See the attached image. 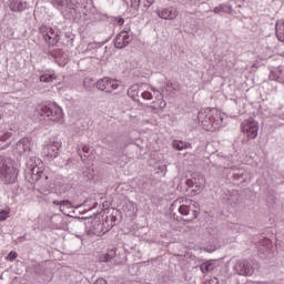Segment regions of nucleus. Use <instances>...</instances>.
Instances as JSON below:
<instances>
[{
	"mask_svg": "<svg viewBox=\"0 0 284 284\" xmlns=\"http://www.w3.org/2000/svg\"><path fill=\"white\" fill-rule=\"evenodd\" d=\"M197 120L205 130H219L223 125V114L216 109L200 111Z\"/></svg>",
	"mask_w": 284,
	"mask_h": 284,
	"instance_id": "obj_1",
	"label": "nucleus"
},
{
	"mask_svg": "<svg viewBox=\"0 0 284 284\" xmlns=\"http://www.w3.org/2000/svg\"><path fill=\"white\" fill-rule=\"evenodd\" d=\"M36 113L40 116V121H52L53 123L63 121V109L55 103L40 104L37 106Z\"/></svg>",
	"mask_w": 284,
	"mask_h": 284,
	"instance_id": "obj_2",
	"label": "nucleus"
},
{
	"mask_svg": "<svg viewBox=\"0 0 284 284\" xmlns=\"http://www.w3.org/2000/svg\"><path fill=\"white\" fill-rule=\"evenodd\" d=\"M17 176H19V171L14 169L12 160L0 156V181L6 185H10L17 183Z\"/></svg>",
	"mask_w": 284,
	"mask_h": 284,
	"instance_id": "obj_3",
	"label": "nucleus"
},
{
	"mask_svg": "<svg viewBox=\"0 0 284 284\" xmlns=\"http://www.w3.org/2000/svg\"><path fill=\"white\" fill-rule=\"evenodd\" d=\"M27 176H30L31 183H37L41 179L48 181L50 178L47 174H43V161L37 156H31L27 162Z\"/></svg>",
	"mask_w": 284,
	"mask_h": 284,
	"instance_id": "obj_4",
	"label": "nucleus"
},
{
	"mask_svg": "<svg viewBox=\"0 0 284 284\" xmlns=\"http://www.w3.org/2000/svg\"><path fill=\"white\" fill-rule=\"evenodd\" d=\"M172 207H178V211L180 214H182V216H190V212L192 220L199 216V203L191 199L180 197L174 201Z\"/></svg>",
	"mask_w": 284,
	"mask_h": 284,
	"instance_id": "obj_5",
	"label": "nucleus"
},
{
	"mask_svg": "<svg viewBox=\"0 0 284 284\" xmlns=\"http://www.w3.org/2000/svg\"><path fill=\"white\" fill-rule=\"evenodd\" d=\"M51 3L63 17H74L79 12V8H81L77 0H51Z\"/></svg>",
	"mask_w": 284,
	"mask_h": 284,
	"instance_id": "obj_6",
	"label": "nucleus"
},
{
	"mask_svg": "<svg viewBox=\"0 0 284 284\" xmlns=\"http://www.w3.org/2000/svg\"><path fill=\"white\" fill-rule=\"evenodd\" d=\"M39 32L48 45H57L61 41V31L57 27L41 26Z\"/></svg>",
	"mask_w": 284,
	"mask_h": 284,
	"instance_id": "obj_7",
	"label": "nucleus"
},
{
	"mask_svg": "<svg viewBox=\"0 0 284 284\" xmlns=\"http://www.w3.org/2000/svg\"><path fill=\"white\" fill-rule=\"evenodd\" d=\"M233 272L239 276H252L254 274V266L247 260H239L233 266Z\"/></svg>",
	"mask_w": 284,
	"mask_h": 284,
	"instance_id": "obj_8",
	"label": "nucleus"
},
{
	"mask_svg": "<svg viewBox=\"0 0 284 284\" xmlns=\"http://www.w3.org/2000/svg\"><path fill=\"white\" fill-rule=\"evenodd\" d=\"M241 128L248 139H256L258 136V122L256 120L252 118L244 120Z\"/></svg>",
	"mask_w": 284,
	"mask_h": 284,
	"instance_id": "obj_9",
	"label": "nucleus"
},
{
	"mask_svg": "<svg viewBox=\"0 0 284 284\" xmlns=\"http://www.w3.org/2000/svg\"><path fill=\"white\" fill-rule=\"evenodd\" d=\"M132 33H130V29L122 30L114 39V45L118 50H123V48H128L130 43H132Z\"/></svg>",
	"mask_w": 284,
	"mask_h": 284,
	"instance_id": "obj_10",
	"label": "nucleus"
},
{
	"mask_svg": "<svg viewBox=\"0 0 284 284\" xmlns=\"http://www.w3.org/2000/svg\"><path fill=\"white\" fill-rule=\"evenodd\" d=\"M106 232L108 229H105V224L101 221L91 222L85 226V234L88 236H103Z\"/></svg>",
	"mask_w": 284,
	"mask_h": 284,
	"instance_id": "obj_11",
	"label": "nucleus"
},
{
	"mask_svg": "<svg viewBox=\"0 0 284 284\" xmlns=\"http://www.w3.org/2000/svg\"><path fill=\"white\" fill-rule=\"evenodd\" d=\"M119 85H121V82L111 78H103L97 82L98 90L102 92H114V90H118Z\"/></svg>",
	"mask_w": 284,
	"mask_h": 284,
	"instance_id": "obj_12",
	"label": "nucleus"
},
{
	"mask_svg": "<svg viewBox=\"0 0 284 284\" xmlns=\"http://www.w3.org/2000/svg\"><path fill=\"white\" fill-rule=\"evenodd\" d=\"M33 146L34 141H32L31 138H22L16 145V152L20 155L30 154Z\"/></svg>",
	"mask_w": 284,
	"mask_h": 284,
	"instance_id": "obj_13",
	"label": "nucleus"
},
{
	"mask_svg": "<svg viewBox=\"0 0 284 284\" xmlns=\"http://www.w3.org/2000/svg\"><path fill=\"white\" fill-rule=\"evenodd\" d=\"M156 14L160 19H164L165 21H174L176 17H179V9L174 7H166L156 10Z\"/></svg>",
	"mask_w": 284,
	"mask_h": 284,
	"instance_id": "obj_14",
	"label": "nucleus"
},
{
	"mask_svg": "<svg viewBox=\"0 0 284 284\" xmlns=\"http://www.w3.org/2000/svg\"><path fill=\"white\" fill-rule=\"evenodd\" d=\"M59 150H61V142L53 141L43 148L42 154L47 159H57V156H59Z\"/></svg>",
	"mask_w": 284,
	"mask_h": 284,
	"instance_id": "obj_15",
	"label": "nucleus"
},
{
	"mask_svg": "<svg viewBox=\"0 0 284 284\" xmlns=\"http://www.w3.org/2000/svg\"><path fill=\"white\" fill-rule=\"evenodd\" d=\"M150 90L151 92H153V97L155 99V102H153L150 108H152V110H165V108L168 106V102L163 100V93L156 90V88L154 87H150Z\"/></svg>",
	"mask_w": 284,
	"mask_h": 284,
	"instance_id": "obj_16",
	"label": "nucleus"
},
{
	"mask_svg": "<svg viewBox=\"0 0 284 284\" xmlns=\"http://www.w3.org/2000/svg\"><path fill=\"white\" fill-rule=\"evenodd\" d=\"M48 57L50 59H54L55 63H58V65H60L61 68H63L64 65H68V61H69L68 53L59 49L49 52Z\"/></svg>",
	"mask_w": 284,
	"mask_h": 284,
	"instance_id": "obj_17",
	"label": "nucleus"
},
{
	"mask_svg": "<svg viewBox=\"0 0 284 284\" xmlns=\"http://www.w3.org/2000/svg\"><path fill=\"white\" fill-rule=\"evenodd\" d=\"M205 176L194 173L190 180H187V185L196 187L197 191L205 190Z\"/></svg>",
	"mask_w": 284,
	"mask_h": 284,
	"instance_id": "obj_18",
	"label": "nucleus"
},
{
	"mask_svg": "<svg viewBox=\"0 0 284 284\" xmlns=\"http://www.w3.org/2000/svg\"><path fill=\"white\" fill-rule=\"evenodd\" d=\"M270 81H276V83H283L284 84V71L283 68L277 67L275 69H272L268 75Z\"/></svg>",
	"mask_w": 284,
	"mask_h": 284,
	"instance_id": "obj_19",
	"label": "nucleus"
},
{
	"mask_svg": "<svg viewBox=\"0 0 284 284\" xmlns=\"http://www.w3.org/2000/svg\"><path fill=\"white\" fill-rule=\"evenodd\" d=\"M9 8L11 12H23L28 8V3L21 2L19 0H10Z\"/></svg>",
	"mask_w": 284,
	"mask_h": 284,
	"instance_id": "obj_20",
	"label": "nucleus"
},
{
	"mask_svg": "<svg viewBox=\"0 0 284 284\" xmlns=\"http://www.w3.org/2000/svg\"><path fill=\"white\" fill-rule=\"evenodd\" d=\"M10 136H12V133L0 131V150H6V148H9Z\"/></svg>",
	"mask_w": 284,
	"mask_h": 284,
	"instance_id": "obj_21",
	"label": "nucleus"
},
{
	"mask_svg": "<svg viewBox=\"0 0 284 284\" xmlns=\"http://www.w3.org/2000/svg\"><path fill=\"white\" fill-rule=\"evenodd\" d=\"M116 256V248L109 250L105 254L99 256L100 263H110Z\"/></svg>",
	"mask_w": 284,
	"mask_h": 284,
	"instance_id": "obj_22",
	"label": "nucleus"
},
{
	"mask_svg": "<svg viewBox=\"0 0 284 284\" xmlns=\"http://www.w3.org/2000/svg\"><path fill=\"white\" fill-rule=\"evenodd\" d=\"M55 80H57V75L52 72L43 73L42 75H40V81L42 83H52Z\"/></svg>",
	"mask_w": 284,
	"mask_h": 284,
	"instance_id": "obj_23",
	"label": "nucleus"
},
{
	"mask_svg": "<svg viewBox=\"0 0 284 284\" xmlns=\"http://www.w3.org/2000/svg\"><path fill=\"white\" fill-rule=\"evenodd\" d=\"M82 152L84 153V155L81 154V149L78 150V154H79L81 161H85V159L90 158V154H92V148H90L88 145H83Z\"/></svg>",
	"mask_w": 284,
	"mask_h": 284,
	"instance_id": "obj_24",
	"label": "nucleus"
},
{
	"mask_svg": "<svg viewBox=\"0 0 284 284\" xmlns=\"http://www.w3.org/2000/svg\"><path fill=\"white\" fill-rule=\"evenodd\" d=\"M128 95L133 99V101H139V85H132L129 90H128Z\"/></svg>",
	"mask_w": 284,
	"mask_h": 284,
	"instance_id": "obj_25",
	"label": "nucleus"
},
{
	"mask_svg": "<svg viewBox=\"0 0 284 284\" xmlns=\"http://www.w3.org/2000/svg\"><path fill=\"white\" fill-rule=\"evenodd\" d=\"M173 148L179 151L187 150V148H191V144L189 142L175 140L173 141Z\"/></svg>",
	"mask_w": 284,
	"mask_h": 284,
	"instance_id": "obj_26",
	"label": "nucleus"
},
{
	"mask_svg": "<svg viewBox=\"0 0 284 284\" xmlns=\"http://www.w3.org/2000/svg\"><path fill=\"white\" fill-rule=\"evenodd\" d=\"M200 267H201V272H203V274H207L209 272H213L215 266H214V263H212V262H205Z\"/></svg>",
	"mask_w": 284,
	"mask_h": 284,
	"instance_id": "obj_27",
	"label": "nucleus"
},
{
	"mask_svg": "<svg viewBox=\"0 0 284 284\" xmlns=\"http://www.w3.org/2000/svg\"><path fill=\"white\" fill-rule=\"evenodd\" d=\"M275 32L278 41H283L284 43V24L276 26Z\"/></svg>",
	"mask_w": 284,
	"mask_h": 284,
	"instance_id": "obj_28",
	"label": "nucleus"
},
{
	"mask_svg": "<svg viewBox=\"0 0 284 284\" xmlns=\"http://www.w3.org/2000/svg\"><path fill=\"white\" fill-rule=\"evenodd\" d=\"M72 207H74L72 205V202L68 201V200H63L61 201V206H60V212H65V210H72Z\"/></svg>",
	"mask_w": 284,
	"mask_h": 284,
	"instance_id": "obj_29",
	"label": "nucleus"
},
{
	"mask_svg": "<svg viewBox=\"0 0 284 284\" xmlns=\"http://www.w3.org/2000/svg\"><path fill=\"white\" fill-rule=\"evenodd\" d=\"M233 179L235 181H241V179H243V181H245V171L243 170H237L233 173Z\"/></svg>",
	"mask_w": 284,
	"mask_h": 284,
	"instance_id": "obj_30",
	"label": "nucleus"
},
{
	"mask_svg": "<svg viewBox=\"0 0 284 284\" xmlns=\"http://www.w3.org/2000/svg\"><path fill=\"white\" fill-rule=\"evenodd\" d=\"M214 14H221V12H227V6L220 4L213 9Z\"/></svg>",
	"mask_w": 284,
	"mask_h": 284,
	"instance_id": "obj_31",
	"label": "nucleus"
},
{
	"mask_svg": "<svg viewBox=\"0 0 284 284\" xmlns=\"http://www.w3.org/2000/svg\"><path fill=\"white\" fill-rule=\"evenodd\" d=\"M176 1L181 6H194V3H197V1H201V0H176Z\"/></svg>",
	"mask_w": 284,
	"mask_h": 284,
	"instance_id": "obj_32",
	"label": "nucleus"
},
{
	"mask_svg": "<svg viewBox=\"0 0 284 284\" xmlns=\"http://www.w3.org/2000/svg\"><path fill=\"white\" fill-rule=\"evenodd\" d=\"M141 97L144 101H152V99H154V95L150 91L142 92Z\"/></svg>",
	"mask_w": 284,
	"mask_h": 284,
	"instance_id": "obj_33",
	"label": "nucleus"
},
{
	"mask_svg": "<svg viewBox=\"0 0 284 284\" xmlns=\"http://www.w3.org/2000/svg\"><path fill=\"white\" fill-rule=\"evenodd\" d=\"M10 216V211L8 210H2L0 211V221H6Z\"/></svg>",
	"mask_w": 284,
	"mask_h": 284,
	"instance_id": "obj_34",
	"label": "nucleus"
},
{
	"mask_svg": "<svg viewBox=\"0 0 284 284\" xmlns=\"http://www.w3.org/2000/svg\"><path fill=\"white\" fill-rule=\"evenodd\" d=\"M140 6H141V0H131L132 10H139Z\"/></svg>",
	"mask_w": 284,
	"mask_h": 284,
	"instance_id": "obj_35",
	"label": "nucleus"
},
{
	"mask_svg": "<svg viewBox=\"0 0 284 284\" xmlns=\"http://www.w3.org/2000/svg\"><path fill=\"white\" fill-rule=\"evenodd\" d=\"M14 258H17V252H10L8 255H7V261H14Z\"/></svg>",
	"mask_w": 284,
	"mask_h": 284,
	"instance_id": "obj_36",
	"label": "nucleus"
},
{
	"mask_svg": "<svg viewBox=\"0 0 284 284\" xmlns=\"http://www.w3.org/2000/svg\"><path fill=\"white\" fill-rule=\"evenodd\" d=\"M156 0H146V3H144L145 8H150Z\"/></svg>",
	"mask_w": 284,
	"mask_h": 284,
	"instance_id": "obj_37",
	"label": "nucleus"
},
{
	"mask_svg": "<svg viewBox=\"0 0 284 284\" xmlns=\"http://www.w3.org/2000/svg\"><path fill=\"white\" fill-rule=\"evenodd\" d=\"M123 23H125V20L123 18H120L118 20V26H123Z\"/></svg>",
	"mask_w": 284,
	"mask_h": 284,
	"instance_id": "obj_38",
	"label": "nucleus"
},
{
	"mask_svg": "<svg viewBox=\"0 0 284 284\" xmlns=\"http://www.w3.org/2000/svg\"><path fill=\"white\" fill-rule=\"evenodd\" d=\"M53 205H59V210L61 211V201L54 200Z\"/></svg>",
	"mask_w": 284,
	"mask_h": 284,
	"instance_id": "obj_39",
	"label": "nucleus"
},
{
	"mask_svg": "<svg viewBox=\"0 0 284 284\" xmlns=\"http://www.w3.org/2000/svg\"><path fill=\"white\" fill-rule=\"evenodd\" d=\"M209 284H219V280H212L209 282Z\"/></svg>",
	"mask_w": 284,
	"mask_h": 284,
	"instance_id": "obj_40",
	"label": "nucleus"
},
{
	"mask_svg": "<svg viewBox=\"0 0 284 284\" xmlns=\"http://www.w3.org/2000/svg\"><path fill=\"white\" fill-rule=\"evenodd\" d=\"M271 241L270 240H264V244H266V245H271Z\"/></svg>",
	"mask_w": 284,
	"mask_h": 284,
	"instance_id": "obj_41",
	"label": "nucleus"
},
{
	"mask_svg": "<svg viewBox=\"0 0 284 284\" xmlns=\"http://www.w3.org/2000/svg\"><path fill=\"white\" fill-rule=\"evenodd\" d=\"M260 252H267V250H265V248H260Z\"/></svg>",
	"mask_w": 284,
	"mask_h": 284,
	"instance_id": "obj_42",
	"label": "nucleus"
},
{
	"mask_svg": "<svg viewBox=\"0 0 284 284\" xmlns=\"http://www.w3.org/2000/svg\"><path fill=\"white\" fill-rule=\"evenodd\" d=\"M264 250H266V251L270 250V246H266V248H264Z\"/></svg>",
	"mask_w": 284,
	"mask_h": 284,
	"instance_id": "obj_43",
	"label": "nucleus"
}]
</instances>
